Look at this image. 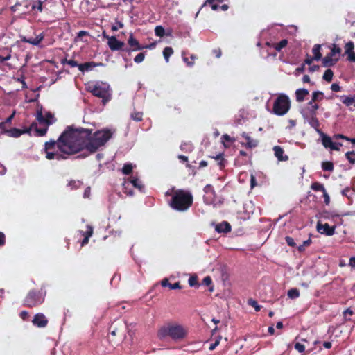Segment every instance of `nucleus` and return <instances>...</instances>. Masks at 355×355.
<instances>
[{
  "instance_id": "1",
  "label": "nucleus",
  "mask_w": 355,
  "mask_h": 355,
  "mask_svg": "<svg viewBox=\"0 0 355 355\" xmlns=\"http://www.w3.org/2000/svg\"><path fill=\"white\" fill-rule=\"evenodd\" d=\"M93 130L67 126L57 140L53 139L44 143V152L49 160L66 159L69 155L85 152L78 157L85 158L97 152L112 138L114 132L108 128Z\"/></svg>"
},
{
  "instance_id": "2",
  "label": "nucleus",
  "mask_w": 355,
  "mask_h": 355,
  "mask_svg": "<svg viewBox=\"0 0 355 355\" xmlns=\"http://www.w3.org/2000/svg\"><path fill=\"white\" fill-rule=\"evenodd\" d=\"M187 336V327L175 321L165 323L158 329L157 333V336L160 340L171 338L175 342L182 341Z\"/></svg>"
},
{
  "instance_id": "3",
  "label": "nucleus",
  "mask_w": 355,
  "mask_h": 355,
  "mask_svg": "<svg viewBox=\"0 0 355 355\" xmlns=\"http://www.w3.org/2000/svg\"><path fill=\"white\" fill-rule=\"evenodd\" d=\"M193 197L191 193L184 189L173 190L169 206L174 210L185 211L193 205Z\"/></svg>"
},
{
  "instance_id": "4",
  "label": "nucleus",
  "mask_w": 355,
  "mask_h": 355,
  "mask_svg": "<svg viewBox=\"0 0 355 355\" xmlns=\"http://www.w3.org/2000/svg\"><path fill=\"white\" fill-rule=\"evenodd\" d=\"M108 340L112 346H119L126 338L128 326L123 320H114L110 327Z\"/></svg>"
},
{
  "instance_id": "5",
  "label": "nucleus",
  "mask_w": 355,
  "mask_h": 355,
  "mask_svg": "<svg viewBox=\"0 0 355 355\" xmlns=\"http://www.w3.org/2000/svg\"><path fill=\"white\" fill-rule=\"evenodd\" d=\"M45 293L42 291L31 290L25 297L23 306L33 308L41 305L44 302Z\"/></svg>"
},
{
  "instance_id": "6",
  "label": "nucleus",
  "mask_w": 355,
  "mask_h": 355,
  "mask_svg": "<svg viewBox=\"0 0 355 355\" xmlns=\"http://www.w3.org/2000/svg\"><path fill=\"white\" fill-rule=\"evenodd\" d=\"M291 107V101L288 96L284 94H280L274 101L272 112L277 116L286 114Z\"/></svg>"
},
{
  "instance_id": "7",
  "label": "nucleus",
  "mask_w": 355,
  "mask_h": 355,
  "mask_svg": "<svg viewBox=\"0 0 355 355\" xmlns=\"http://www.w3.org/2000/svg\"><path fill=\"white\" fill-rule=\"evenodd\" d=\"M31 130H34L35 132V136L37 137H43L47 132V128H39L37 124L35 123H33L28 128L21 130L13 128L9 130H7L6 132L8 136L17 138L20 137L24 133H29Z\"/></svg>"
},
{
  "instance_id": "8",
  "label": "nucleus",
  "mask_w": 355,
  "mask_h": 355,
  "mask_svg": "<svg viewBox=\"0 0 355 355\" xmlns=\"http://www.w3.org/2000/svg\"><path fill=\"white\" fill-rule=\"evenodd\" d=\"M90 92L94 96L102 98L103 104H105L110 99L108 85L96 84L92 87Z\"/></svg>"
},
{
  "instance_id": "9",
  "label": "nucleus",
  "mask_w": 355,
  "mask_h": 355,
  "mask_svg": "<svg viewBox=\"0 0 355 355\" xmlns=\"http://www.w3.org/2000/svg\"><path fill=\"white\" fill-rule=\"evenodd\" d=\"M341 49L336 44H333L331 52L322 59V65L324 67H330L334 66L339 60V57L336 58V55H340Z\"/></svg>"
},
{
  "instance_id": "10",
  "label": "nucleus",
  "mask_w": 355,
  "mask_h": 355,
  "mask_svg": "<svg viewBox=\"0 0 355 355\" xmlns=\"http://www.w3.org/2000/svg\"><path fill=\"white\" fill-rule=\"evenodd\" d=\"M103 35L104 37L107 39V45L110 50L112 51H121L123 49L125 44L124 42L118 40L115 36H109L105 34V31L103 33Z\"/></svg>"
},
{
  "instance_id": "11",
  "label": "nucleus",
  "mask_w": 355,
  "mask_h": 355,
  "mask_svg": "<svg viewBox=\"0 0 355 355\" xmlns=\"http://www.w3.org/2000/svg\"><path fill=\"white\" fill-rule=\"evenodd\" d=\"M36 118L40 124H45L46 125L45 128H48V126H49L54 122L53 114L52 113H51L50 112H46L45 114V115L44 116L42 114V111H39L37 113Z\"/></svg>"
},
{
  "instance_id": "12",
  "label": "nucleus",
  "mask_w": 355,
  "mask_h": 355,
  "mask_svg": "<svg viewBox=\"0 0 355 355\" xmlns=\"http://www.w3.org/2000/svg\"><path fill=\"white\" fill-rule=\"evenodd\" d=\"M32 323L38 328H44L47 326L49 320L44 314L38 313L34 315Z\"/></svg>"
},
{
  "instance_id": "13",
  "label": "nucleus",
  "mask_w": 355,
  "mask_h": 355,
  "mask_svg": "<svg viewBox=\"0 0 355 355\" xmlns=\"http://www.w3.org/2000/svg\"><path fill=\"white\" fill-rule=\"evenodd\" d=\"M317 230L321 234H324L327 236H332L335 233V227L330 226L328 223L322 224L318 222L317 224Z\"/></svg>"
},
{
  "instance_id": "14",
  "label": "nucleus",
  "mask_w": 355,
  "mask_h": 355,
  "mask_svg": "<svg viewBox=\"0 0 355 355\" xmlns=\"http://www.w3.org/2000/svg\"><path fill=\"white\" fill-rule=\"evenodd\" d=\"M127 43L128 46H131V50L140 51L146 48V46L140 44L139 41L133 36L132 34L130 35Z\"/></svg>"
},
{
  "instance_id": "15",
  "label": "nucleus",
  "mask_w": 355,
  "mask_h": 355,
  "mask_svg": "<svg viewBox=\"0 0 355 355\" xmlns=\"http://www.w3.org/2000/svg\"><path fill=\"white\" fill-rule=\"evenodd\" d=\"M241 136L246 140V143H242L241 145L246 148H253L258 146V141L253 139L246 133L243 132Z\"/></svg>"
},
{
  "instance_id": "16",
  "label": "nucleus",
  "mask_w": 355,
  "mask_h": 355,
  "mask_svg": "<svg viewBox=\"0 0 355 355\" xmlns=\"http://www.w3.org/2000/svg\"><path fill=\"white\" fill-rule=\"evenodd\" d=\"M273 150L275 155L277 157L279 161H287L288 159V157L287 155H284V150L281 146H275L273 148Z\"/></svg>"
},
{
  "instance_id": "17",
  "label": "nucleus",
  "mask_w": 355,
  "mask_h": 355,
  "mask_svg": "<svg viewBox=\"0 0 355 355\" xmlns=\"http://www.w3.org/2000/svg\"><path fill=\"white\" fill-rule=\"evenodd\" d=\"M216 231L218 233H227L231 231V225L227 221H223L216 226Z\"/></svg>"
},
{
  "instance_id": "18",
  "label": "nucleus",
  "mask_w": 355,
  "mask_h": 355,
  "mask_svg": "<svg viewBox=\"0 0 355 355\" xmlns=\"http://www.w3.org/2000/svg\"><path fill=\"white\" fill-rule=\"evenodd\" d=\"M44 38V33H41L38 35H37L35 37H30L28 39L24 38L23 41L31 44L35 46H37L40 44V43L43 40Z\"/></svg>"
},
{
  "instance_id": "19",
  "label": "nucleus",
  "mask_w": 355,
  "mask_h": 355,
  "mask_svg": "<svg viewBox=\"0 0 355 355\" xmlns=\"http://www.w3.org/2000/svg\"><path fill=\"white\" fill-rule=\"evenodd\" d=\"M11 58V49L3 48L0 50V63L9 60Z\"/></svg>"
},
{
  "instance_id": "20",
  "label": "nucleus",
  "mask_w": 355,
  "mask_h": 355,
  "mask_svg": "<svg viewBox=\"0 0 355 355\" xmlns=\"http://www.w3.org/2000/svg\"><path fill=\"white\" fill-rule=\"evenodd\" d=\"M309 90L306 89H298L295 91V97L297 102H302L304 101L306 96L309 95Z\"/></svg>"
},
{
  "instance_id": "21",
  "label": "nucleus",
  "mask_w": 355,
  "mask_h": 355,
  "mask_svg": "<svg viewBox=\"0 0 355 355\" xmlns=\"http://www.w3.org/2000/svg\"><path fill=\"white\" fill-rule=\"evenodd\" d=\"M223 156H224L223 153H218L216 156H209V157L218 161L217 165L218 166V167L220 170H222L225 168V164L227 163V161L225 159Z\"/></svg>"
},
{
  "instance_id": "22",
  "label": "nucleus",
  "mask_w": 355,
  "mask_h": 355,
  "mask_svg": "<svg viewBox=\"0 0 355 355\" xmlns=\"http://www.w3.org/2000/svg\"><path fill=\"white\" fill-rule=\"evenodd\" d=\"M161 285L163 287H169L170 289H180L182 288L180 283L179 282H175V284H171L167 278H164L161 282Z\"/></svg>"
},
{
  "instance_id": "23",
  "label": "nucleus",
  "mask_w": 355,
  "mask_h": 355,
  "mask_svg": "<svg viewBox=\"0 0 355 355\" xmlns=\"http://www.w3.org/2000/svg\"><path fill=\"white\" fill-rule=\"evenodd\" d=\"M125 182H129L130 185L133 186L141 191L144 189V185L142 184L141 182L137 178H131L130 180Z\"/></svg>"
},
{
  "instance_id": "24",
  "label": "nucleus",
  "mask_w": 355,
  "mask_h": 355,
  "mask_svg": "<svg viewBox=\"0 0 355 355\" xmlns=\"http://www.w3.org/2000/svg\"><path fill=\"white\" fill-rule=\"evenodd\" d=\"M316 116L317 115L309 116L308 122L312 128H315L318 132H320L319 127L320 124Z\"/></svg>"
},
{
  "instance_id": "25",
  "label": "nucleus",
  "mask_w": 355,
  "mask_h": 355,
  "mask_svg": "<svg viewBox=\"0 0 355 355\" xmlns=\"http://www.w3.org/2000/svg\"><path fill=\"white\" fill-rule=\"evenodd\" d=\"M340 99L341 102L345 104L346 106L349 107L351 105H354L355 107V98L351 96H347L345 95L340 96Z\"/></svg>"
},
{
  "instance_id": "26",
  "label": "nucleus",
  "mask_w": 355,
  "mask_h": 355,
  "mask_svg": "<svg viewBox=\"0 0 355 355\" xmlns=\"http://www.w3.org/2000/svg\"><path fill=\"white\" fill-rule=\"evenodd\" d=\"M321 135H322V145L326 148H330L333 144V141H332L331 138L330 137L327 136V135L324 134L322 132H321Z\"/></svg>"
},
{
  "instance_id": "27",
  "label": "nucleus",
  "mask_w": 355,
  "mask_h": 355,
  "mask_svg": "<svg viewBox=\"0 0 355 355\" xmlns=\"http://www.w3.org/2000/svg\"><path fill=\"white\" fill-rule=\"evenodd\" d=\"M321 45L315 44L313 47L312 52L313 53V58L315 60H320L322 59V53L320 52Z\"/></svg>"
},
{
  "instance_id": "28",
  "label": "nucleus",
  "mask_w": 355,
  "mask_h": 355,
  "mask_svg": "<svg viewBox=\"0 0 355 355\" xmlns=\"http://www.w3.org/2000/svg\"><path fill=\"white\" fill-rule=\"evenodd\" d=\"M324 98V93L320 91H315L312 93V101L320 102Z\"/></svg>"
},
{
  "instance_id": "29",
  "label": "nucleus",
  "mask_w": 355,
  "mask_h": 355,
  "mask_svg": "<svg viewBox=\"0 0 355 355\" xmlns=\"http://www.w3.org/2000/svg\"><path fill=\"white\" fill-rule=\"evenodd\" d=\"M311 188L315 191H322V193L326 190L324 186L318 182H313L311 185Z\"/></svg>"
},
{
  "instance_id": "30",
  "label": "nucleus",
  "mask_w": 355,
  "mask_h": 355,
  "mask_svg": "<svg viewBox=\"0 0 355 355\" xmlns=\"http://www.w3.org/2000/svg\"><path fill=\"white\" fill-rule=\"evenodd\" d=\"M322 168L324 171L331 172L334 171V166L331 162L326 161L322 163Z\"/></svg>"
},
{
  "instance_id": "31",
  "label": "nucleus",
  "mask_w": 355,
  "mask_h": 355,
  "mask_svg": "<svg viewBox=\"0 0 355 355\" xmlns=\"http://www.w3.org/2000/svg\"><path fill=\"white\" fill-rule=\"evenodd\" d=\"M131 119L136 122L141 121L143 119V112L135 111L130 114Z\"/></svg>"
},
{
  "instance_id": "32",
  "label": "nucleus",
  "mask_w": 355,
  "mask_h": 355,
  "mask_svg": "<svg viewBox=\"0 0 355 355\" xmlns=\"http://www.w3.org/2000/svg\"><path fill=\"white\" fill-rule=\"evenodd\" d=\"M173 53V49L172 47L166 46L164 49L163 51V55L165 59V60L168 62L169 60V58L171 55Z\"/></svg>"
},
{
  "instance_id": "33",
  "label": "nucleus",
  "mask_w": 355,
  "mask_h": 355,
  "mask_svg": "<svg viewBox=\"0 0 355 355\" xmlns=\"http://www.w3.org/2000/svg\"><path fill=\"white\" fill-rule=\"evenodd\" d=\"M333 76H334V72L331 69H327L324 74H323V79L324 80H326L327 82L328 83H330L332 81V79H333Z\"/></svg>"
},
{
  "instance_id": "34",
  "label": "nucleus",
  "mask_w": 355,
  "mask_h": 355,
  "mask_svg": "<svg viewBox=\"0 0 355 355\" xmlns=\"http://www.w3.org/2000/svg\"><path fill=\"white\" fill-rule=\"evenodd\" d=\"M287 44L288 40L283 39L279 42L274 44V49L277 51H280L283 48L286 47Z\"/></svg>"
},
{
  "instance_id": "35",
  "label": "nucleus",
  "mask_w": 355,
  "mask_h": 355,
  "mask_svg": "<svg viewBox=\"0 0 355 355\" xmlns=\"http://www.w3.org/2000/svg\"><path fill=\"white\" fill-rule=\"evenodd\" d=\"M42 4L43 2L40 0L34 1L33 4L31 6L32 10H37L40 12H42L43 10Z\"/></svg>"
},
{
  "instance_id": "36",
  "label": "nucleus",
  "mask_w": 355,
  "mask_h": 355,
  "mask_svg": "<svg viewBox=\"0 0 355 355\" xmlns=\"http://www.w3.org/2000/svg\"><path fill=\"white\" fill-rule=\"evenodd\" d=\"M98 65H102V63H96L94 62H85L84 63L85 71H88L89 70H92L94 67H95Z\"/></svg>"
},
{
  "instance_id": "37",
  "label": "nucleus",
  "mask_w": 355,
  "mask_h": 355,
  "mask_svg": "<svg viewBox=\"0 0 355 355\" xmlns=\"http://www.w3.org/2000/svg\"><path fill=\"white\" fill-rule=\"evenodd\" d=\"M345 157L349 162L355 164V151H348L345 153Z\"/></svg>"
},
{
  "instance_id": "38",
  "label": "nucleus",
  "mask_w": 355,
  "mask_h": 355,
  "mask_svg": "<svg viewBox=\"0 0 355 355\" xmlns=\"http://www.w3.org/2000/svg\"><path fill=\"white\" fill-rule=\"evenodd\" d=\"M82 235L83 236H85V237H87V238H89L92 236L93 234V227L90 225H86V230L85 231H82Z\"/></svg>"
},
{
  "instance_id": "39",
  "label": "nucleus",
  "mask_w": 355,
  "mask_h": 355,
  "mask_svg": "<svg viewBox=\"0 0 355 355\" xmlns=\"http://www.w3.org/2000/svg\"><path fill=\"white\" fill-rule=\"evenodd\" d=\"M248 304L252 306L256 311H259L261 310V306L259 305L257 302L252 298L248 299Z\"/></svg>"
},
{
  "instance_id": "40",
  "label": "nucleus",
  "mask_w": 355,
  "mask_h": 355,
  "mask_svg": "<svg viewBox=\"0 0 355 355\" xmlns=\"http://www.w3.org/2000/svg\"><path fill=\"white\" fill-rule=\"evenodd\" d=\"M61 63L62 64H67L68 65H69L71 67H76L78 65V63L77 61L74 60H67V58H64L63 60H62L61 61Z\"/></svg>"
},
{
  "instance_id": "41",
  "label": "nucleus",
  "mask_w": 355,
  "mask_h": 355,
  "mask_svg": "<svg viewBox=\"0 0 355 355\" xmlns=\"http://www.w3.org/2000/svg\"><path fill=\"white\" fill-rule=\"evenodd\" d=\"M288 296L291 299L297 298L300 296V291L297 288H291L288 291Z\"/></svg>"
},
{
  "instance_id": "42",
  "label": "nucleus",
  "mask_w": 355,
  "mask_h": 355,
  "mask_svg": "<svg viewBox=\"0 0 355 355\" xmlns=\"http://www.w3.org/2000/svg\"><path fill=\"white\" fill-rule=\"evenodd\" d=\"M132 165L131 164H125L122 168V172L125 175H130L132 171Z\"/></svg>"
},
{
  "instance_id": "43",
  "label": "nucleus",
  "mask_w": 355,
  "mask_h": 355,
  "mask_svg": "<svg viewBox=\"0 0 355 355\" xmlns=\"http://www.w3.org/2000/svg\"><path fill=\"white\" fill-rule=\"evenodd\" d=\"M130 184L129 182H125L123 184V191L126 193L128 196H132L134 194L133 191L131 189H129Z\"/></svg>"
},
{
  "instance_id": "44",
  "label": "nucleus",
  "mask_w": 355,
  "mask_h": 355,
  "mask_svg": "<svg viewBox=\"0 0 355 355\" xmlns=\"http://www.w3.org/2000/svg\"><path fill=\"white\" fill-rule=\"evenodd\" d=\"M354 44L352 41H349L345 44V54L354 51Z\"/></svg>"
},
{
  "instance_id": "45",
  "label": "nucleus",
  "mask_w": 355,
  "mask_h": 355,
  "mask_svg": "<svg viewBox=\"0 0 355 355\" xmlns=\"http://www.w3.org/2000/svg\"><path fill=\"white\" fill-rule=\"evenodd\" d=\"M311 239H309L303 242L302 245H300L297 247V250L299 252H302L305 250V248L308 247L311 245Z\"/></svg>"
},
{
  "instance_id": "46",
  "label": "nucleus",
  "mask_w": 355,
  "mask_h": 355,
  "mask_svg": "<svg viewBox=\"0 0 355 355\" xmlns=\"http://www.w3.org/2000/svg\"><path fill=\"white\" fill-rule=\"evenodd\" d=\"M307 109L309 110V116L317 115V110L319 109V105L316 103Z\"/></svg>"
},
{
  "instance_id": "47",
  "label": "nucleus",
  "mask_w": 355,
  "mask_h": 355,
  "mask_svg": "<svg viewBox=\"0 0 355 355\" xmlns=\"http://www.w3.org/2000/svg\"><path fill=\"white\" fill-rule=\"evenodd\" d=\"M155 33L157 36L163 37L165 34V30L162 26H157L155 28Z\"/></svg>"
},
{
  "instance_id": "48",
  "label": "nucleus",
  "mask_w": 355,
  "mask_h": 355,
  "mask_svg": "<svg viewBox=\"0 0 355 355\" xmlns=\"http://www.w3.org/2000/svg\"><path fill=\"white\" fill-rule=\"evenodd\" d=\"M145 56L146 53L144 52H141L135 57L134 61L137 64L141 63L144 60Z\"/></svg>"
},
{
  "instance_id": "49",
  "label": "nucleus",
  "mask_w": 355,
  "mask_h": 355,
  "mask_svg": "<svg viewBox=\"0 0 355 355\" xmlns=\"http://www.w3.org/2000/svg\"><path fill=\"white\" fill-rule=\"evenodd\" d=\"M198 57L196 55H191V59L192 61H189L188 58L184 57L183 60L187 64L188 66H193L194 64V60L197 59Z\"/></svg>"
},
{
  "instance_id": "50",
  "label": "nucleus",
  "mask_w": 355,
  "mask_h": 355,
  "mask_svg": "<svg viewBox=\"0 0 355 355\" xmlns=\"http://www.w3.org/2000/svg\"><path fill=\"white\" fill-rule=\"evenodd\" d=\"M221 139L223 140V143H225V141L232 143L235 141L234 138H232L230 135L227 134L223 135L221 137ZM224 145L225 146H227L225 144H224Z\"/></svg>"
},
{
  "instance_id": "51",
  "label": "nucleus",
  "mask_w": 355,
  "mask_h": 355,
  "mask_svg": "<svg viewBox=\"0 0 355 355\" xmlns=\"http://www.w3.org/2000/svg\"><path fill=\"white\" fill-rule=\"evenodd\" d=\"M189 284L190 286H195L198 285V277L196 276H191L189 279Z\"/></svg>"
},
{
  "instance_id": "52",
  "label": "nucleus",
  "mask_w": 355,
  "mask_h": 355,
  "mask_svg": "<svg viewBox=\"0 0 355 355\" xmlns=\"http://www.w3.org/2000/svg\"><path fill=\"white\" fill-rule=\"evenodd\" d=\"M88 35H89V32H87L86 31H80L77 33V36L76 37L75 40L76 41H78L79 40L81 39L82 37H83V36H88Z\"/></svg>"
},
{
  "instance_id": "53",
  "label": "nucleus",
  "mask_w": 355,
  "mask_h": 355,
  "mask_svg": "<svg viewBox=\"0 0 355 355\" xmlns=\"http://www.w3.org/2000/svg\"><path fill=\"white\" fill-rule=\"evenodd\" d=\"M204 191L206 193H211L213 195H215V191L214 189V187H212V185L211 184H207L205 187H204Z\"/></svg>"
},
{
  "instance_id": "54",
  "label": "nucleus",
  "mask_w": 355,
  "mask_h": 355,
  "mask_svg": "<svg viewBox=\"0 0 355 355\" xmlns=\"http://www.w3.org/2000/svg\"><path fill=\"white\" fill-rule=\"evenodd\" d=\"M285 240H286V242L288 245H289L291 247H295L296 246V243H295L294 239L292 237H291V236H286Z\"/></svg>"
},
{
  "instance_id": "55",
  "label": "nucleus",
  "mask_w": 355,
  "mask_h": 355,
  "mask_svg": "<svg viewBox=\"0 0 355 355\" xmlns=\"http://www.w3.org/2000/svg\"><path fill=\"white\" fill-rule=\"evenodd\" d=\"M15 111H14L13 113L6 119L5 122L1 123H0V128H2L3 126L5 125V123H10L12 120V119L15 116Z\"/></svg>"
},
{
  "instance_id": "56",
  "label": "nucleus",
  "mask_w": 355,
  "mask_h": 355,
  "mask_svg": "<svg viewBox=\"0 0 355 355\" xmlns=\"http://www.w3.org/2000/svg\"><path fill=\"white\" fill-rule=\"evenodd\" d=\"M295 349L299 352L302 353L305 351V346L300 343H296L295 344Z\"/></svg>"
},
{
  "instance_id": "57",
  "label": "nucleus",
  "mask_w": 355,
  "mask_h": 355,
  "mask_svg": "<svg viewBox=\"0 0 355 355\" xmlns=\"http://www.w3.org/2000/svg\"><path fill=\"white\" fill-rule=\"evenodd\" d=\"M347 55V60L351 62H355V52L352 51L348 53H346Z\"/></svg>"
},
{
  "instance_id": "58",
  "label": "nucleus",
  "mask_w": 355,
  "mask_h": 355,
  "mask_svg": "<svg viewBox=\"0 0 355 355\" xmlns=\"http://www.w3.org/2000/svg\"><path fill=\"white\" fill-rule=\"evenodd\" d=\"M19 316L20 318L23 320H28L29 317H30V315L28 313V311H22L20 313H19Z\"/></svg>"
},
{
  "instance_id": "59",
  "label": "nucleus",
  "mask_w": 355,
  "mask_h": 355,
  "mask_svg": "<svg viewBox=\"0 0 355 355\" xmlns=\"http://www.w3.org/2000/svg\"><path fill=\"white\" fill-rule=\"evenodd\" d=\"M220 341V338H218V339H216L214 343H211L209 345V349L211 351L214 350L219 345Z\"/></svg>"
},
{
  "instance_id": "60",
  "label": "nucleus",
  "mask_w": 355,
  "mask_h": 355,
  "mask_svg": "<svg viewBox=\"0 0 355 355\" xmlns=\"http://www.w3.org/2000/svg\"><path fill=\"white\" fill-rule=\"evenodd\" d=\"M323 197H324V202L326 205H329L330 203V197L329 194L327 193V191H324L323 193Z\"/></svg>"
},
{
  "instance_id": "61",
  "label": "nucleus",
  "mask_w": 355,
  "mask_h": 355,
  "mask_svg": "<svg viewBox=\"0 0 355 355\" xmlns=\"http://www.w3.org/2000/svg\"><path fill=\"white\" fill-rule=\"evenodd\" d=\"M212 53L217 58H220L221 55H222V52H221V49L220 48H216V49H214L213 51H212Z\"/></svg>"
},
{
  "instance_id": "62",
  "label": "nucleus",
  "mask_w": 355,
  "mask_h": 355,
  "mask_svg": "<svg viewBox=\"0 0 355 355\" xmlns=\"http://www.w3.org/2000/svg\"><path fill=\"white\" fill-rule=\"evenodd\" d=\"M340 146H342V144L341 143L333 142L330 149L331 150H339Z\"/></svg>"
},
{
  "instance_id": "63",
  "label": "nucleus",
  "mask_w": 355,
  "mask_h": 355,
  "mask_svg": "<svg viewBox=\"0 0 355 355\" xmlns=\"http://www.w3.org/2000/svg\"><path fill=\"white\" fill-rule=\"evenodd\" d=\"M202 283L205 286H209L212 283L211 278L209 276L205 277L202 280Z\"/></svg>"
},
{
  "instance_id": "64",
  "label": "nucleus",
  "mask_w": 355,
  "mask_h": 355,
  "mask_svg": "<svg viewBox=\"0 0 355 355\" xmlns=\"http://www.w3.org/2000/svg\"><path fill=\"white\" fill-rule=\"evenodd\" d=\"M331 89L333 92H338L340 91V87L338 83H333L331 85Z\"/></svg>"
}]
</instances>
